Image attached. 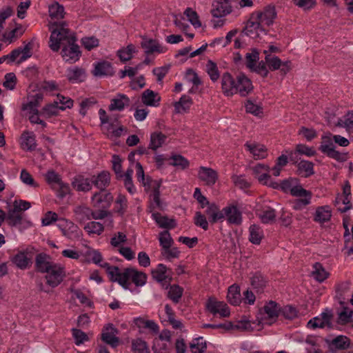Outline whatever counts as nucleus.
I'll list each match as a JSON object with an SVG mask.
<instances>
[{
	"instance_id": "1",
	"label": "nucleus",
	"mask_w": 353,
	"mask_h": 353,
	"mask_svg": "<svg viewBox=\"0 0 353 353\" xmlns=\"http://www.w3.org/2000/svg\"><path fill=\"white\" fill-rule=\"evenodd\" d=\"M77 39L70 31L64 28L52 31L49 46L54 52H58L61 48V56L66 62L74 63L81 56L79 46L76 43Z\"/></svg>"
},
{
	"instance_id": "2",
	"label": "nucleus",
	"mask_w": 353,
	"mask_h": 353,
	"mask_svg": "<svg viewBox=\"0 0 353 353\" xmlns=\"http://www.w3.org/2000/svg\"><path fill=\"white\" fill-rule=\"evenodd\" d=\"M276 17L274 6L268 5L261 10L252 12L242 33L252 39L259 37L261 33L266 34L267 28L273 24Z\"/></svg>"
},
{
	"instance_id": "3",
	"label": "nucleus",
	"mask_w": 353,
	"mask_h": 353,
	"mask_svg": "<svg viewBox=\"0 0 353 353\" xmlns=\"http://www.w3.org/2000/svg\"><path fill=\"white\" fill-rule=\"evenodd\" d=\"M221 88L227 97L239 93L241 97L247 96L253 89L251 80L244 74H239L234 79L228 72H224L221 78Z\"/></svg>"
},
{
	"instance_id": "4",
	"label": "nucleus",
	"mask_w": 353,
	"mask_h": 353,
	"mask_svg": "<svg viewBox=\"0 0 353 353\" xmlns=\"http://www.w3.org/2000/svg\"><path fill=\"white\" fill-rule=\"evenodd\" d=\"M110 276L112 281L117 282L125 289H129L131 283H134L136 286L142 287L147 281V275L133 268H128L123 271L118 267L112 268Z\"/></svg>"
},
{
	"instance_id": "5",
	"label": "nucleus",
	"mask_w": 353,
	"mask_h": 353,
	"mask_svg": "<svg viewBox=\"0 0 353 353\" xmlns=\"http://www.w3.org/2000/svg\"><path fill=\"white\" fill-rule=\"evenodd\" d=\"M280 315V305L270 300L259 308L256 313V321L259 325H272L276 323Z\"/></svg>"
},
{
	"instance_id": "6",
	"label": "nucleus",
	"mask_w": 353,
	"mask_h": 353,
	"mask_svg": "<svg viewBox=\"0 0 353 353\" xmlns=\"http://www.w3.org/2000/svg\"><path fill=\"white\" fill-rule=\"evenodd\" d=\"M44 179L59 199H63L72 194L69 183L63 181L61 176L53 170L44 174Z\"/></svg>"
},
{
	"instance_id": "7",
	"label": "nucleus",
	"mask_w": 353,
	"mask_h": 353,
	"mask_svg": "<svg viewBox=\"0 0 353 353\" xmlns=\"http://www.w3.org/2000/svg\"><path fill=\"white\" fill-rule=\"evenodd\" d=\"M337 143L340 146L346 147L350 144V141L346 138L335 134L333 135L332 140L330 138L325 139L319 147L321 152L326 154L328 157L339 161L341 158L339 152L335 150V145L333 143Z\"/></svg>"
},
{
	"instance_id": "8",
	"label": "nucleus",
	"mask_w": 353,
	"mask_h": 353,
	"mask_svg": "<svg viewBox=\"0 0 353 353\" xmlns=\"http://www.w3.org/2000/svg\"><path fill=\"white\" fill-rule=\"evenodd\" d=\"M153 279L161 284V287L168 290L172 281V271L164 264L159 263L152 270Z\"/></svg>"
},
{
	"instance_id": "9",
	"label": "nucleus",
	"mask_w": 353,
	"mask_h": 353,
	"mask_svg": "<svg viewBox=\"0 0 353 353\" xmlns=\"http://www.w3.org/2000/svg\"><path fill=\"white\" fill-rule=\"evenodd\" d=\"M65 276L64 268L54 263L49 271L46 272V283L50 287L56 288L63 281Z\"/></svg>"
},
{
	"instance_id": "10",
	"label": "nucleus",
	"mask_w": 353,
	"mask_h": 353,
	"mask_svg": "<svg viewBox=\"0 0 353 353\" xmlns=\"http://www.w3.org/2000/svg\"><path fill=\"white\" fill-rule=\"evenodd\" d=\"M244 147L255 160L263 159L268 157V149L262 143L256 141H247L244 144Z\"/></svg>"
},
{
	"instance_id": "11",
	"label": "nucleus",
	"mask_w": 353,
	"mask_h": 353,
	"mask_svg": "<svg viewBox=\"0 0 353 353\" xmlns=\"http://www.w3.org/2000/svg\"><path fill=\"white\" fill-rule=\"evenodd\" d=\"M113 200V196L105 190H100L92 196V203L95 208L108 209Z\"/></svg>"
},
{
	"instance_id": "12",
	"label": "nucleus",
	"mask_w": 353,
	"mask_h": 353,
	"mask_svg": "<svg viewBox=\"0 0 353 353\" xmlns=\"http://www.w3.org/2000/svg\"><path fill=\"white\" fill-rule=\"evenodd\" d=\"M207 308L215 316L219 315L221 317H227L230 315V310L227 304L223 301H218L212 298L208 299Z\"/></svg>"
},
{
	"instance_id": "13",
	"label": "nucleus",
	"mask_w": 353,
	"mask_h": 353,
	"mask_svg": "<svg viewBox=\"0 0 353 353\" xmlns=\"http://www.w3.org/2000/svg\"><path fill=\"white\" fill-rule=\"evenodd\" d=\"M198 178L207 186H213L217 179L218 173L210 168L201 166L198 171Z\"/></svg>"
},
{
	"instance_id": "14",
	"label": "nucleus",
	"mask_w": 353,
	"mask_h": 353,
	"mask_svg": "<svg viewBox=\"0 0 353 353\" xmlns=\"http://www.w3.org/2000/svg\"><path fill=\"white\" fill-rule=\"evenodd\" d=\"M228 224L240 225L243 222L242 213L234 204H230L224 208Z\"/></svg>"
},
{
	"instance_id": "15",
	"label": "nucleus",
	"mask_w": 353,
	"mask_h": 353,
	"mask_svg": "<svg viewBox=\"0 0 353 353\" xmlns=\"http://www.w3.org/2000/svg\"><path fill=\"white\" fill-rule=\"evenodd\" d=\"M71 185L77 192H87L92 188L91 178L82 174L75 176L72 180Z\"/></svg>"
},
{
	"instance_id": "16",
	"label": "nucleus",
	"mask_w": 353,
	"mask_h": 353,
	"mask_svg": "<svg viewBox=\"0 0 353 353\" xmlns=\"http://www.w3.org/2000/svg\"><path fill=\"white\" fill-rule=\"evenodd\" d=\"M11 261L19 269L26 270L28 268L31 264V258L28 256L27 250H21L11 256Z\"/></svg>"
},
{
	"instance_id": "17",
	"label": "nucleus",
	"mask_w": 353,
	"mask_h": 353,
	"mask_svg": "<svg viewBox=\"0 0 353 353\" xmlns=\"http://www.w3.org/2000/svg\"><path fill=\"white\" fill-rule=\"evenodd\" d=\"M160 183L157 181L154 182L150 188H146L151 190L150 194V212H152L155 209H162V203L160 199Z\"/></svg>"
},
{
	"instance_id": "18",
	"label": "nucleus",
	"mask_w": 353,
	"mask_h": 353,
	"mask_svg": "<svg viewBox=\"0 0 353 353\" xmlns=\"http://www.w3.org/2000/svg\"><path fill=\"white\" fill-rule=\"evenodd\" d=\"M211 13L214 17H222L232 12V4L230 0H219L212 5Z\"/></svg>"
},
{
	"instance_id": "19",
	"label": "nucleus",
	"mask_w": 353,
	"mask_h": 353,
	"mask_svg": "<svg viewBox=\"0 0 353 353\" xmlns=\"http://www.w3.org/2000/svg\"><path fill=\"white\" fill-rule=\"evenodd\" d=\"M67 79L72 83H79L85 80V70L77 66L68 68L65 71Z\"/></svg>"
},
{
	"instance_id": "20",
	"label": "nucleus",
	"mask_w": 353,
	"mask_h": 353,
	"mask_svg": "<svg viewBox=\"0 0 353 353\" xmlns=\"http://www.w3.org/2000/svg\"><path fill=\"white\" fill-rule=\"evenodd\" d=\"M93 74L95 77H111L114 71L112 63L108 61H101L94 63Z\"/></svg>"
},
{
	"instance_id": "21",
	"label": "nucleus",
	"mask_w": 353,
	"mask_h": 353,
	"mask_svg": "<svg viewBox=\"0 0 353 353\" xmlns=\"http://www.w3.org/2000/svg\"><path fill=\"white\" fill-rule=\"evenodd\" d=\"M141 47L146 54L150 55L154 53H164L166 48L161 46L157 40L143 38L141 41Z\"/></svg>"
},
{
	"instance_id": "22",
	"label": "nucleus",
	"mask_w": 353,
	"mask_h": 353,
	"mask_svg": "<svg viewBox=\"0 0 353 353\" xmlns=\"http://www.w3.org/2000/svg\"><path fill=\"white\" fill-rule=\"evenodd\" d=\"M328 346L332 352L345 350L350 347L351 342L347 336L339 335L329 341Z\"/></svg>"
},
{
	"instance_id": "23",
	"label": "nucleus",
	"mask_w": 353,
	"mask_h": 353,
	"mask_svg": "<svg viewBox=\"0 0 353 353\" xmlns=\"http://www.w3.org/2000/svg\"><path fill=\"white\" fill-rule=\"evenodd\" d=\"M250 283L252 289L257 294L264 293L268 283V280L260 272H255L250 278Z\"/></svg>"
},
{
	"instance_id": "24",
	"label": "nucleus",
	"mask_w": 353,
	"mask_h": 353,
	"mask_svg": "<svg viewBox=\"0 0 353 353\" xmlns=\"http://www.w3.org/2000/svg\"><path fill=\"white\" fill-rule=\"evenodd\" d=\"M92 186H95L100 190H105L110 183V175L107 171H102L97 175H92L91 177Z\"/></svg>"
},
{
	"instance_id": "25",
	"label": "nucleus",
	"mask_w": 353,
	"mask_h": 353,
	"mask_svg": "<svg viewBox=\"0 0 353 353\" xmlns=\"http://www.w3.org/2000/svg\"><path fill=\"white\" fill-rule=\"evenodd\" d=\"M296 174L302 177L308 178L314 174V164L310 161L303 159L296 166Z\"/></svg>"
},
{
	"instance_id": "26",
	"label": "nucleus",
	"mask_w": 353,
	"mask_h": 353,
	"mask_svg": "<svg viewBox=\"0 0 353 353\" xmlns=\"http://www.w3.org/2000/svg\"><path fill=\"white\" fill-rule=\"evenodd\" d=\"M264 237L263 230L259 225L252 224L249 228V241L254 245H260Z\"/></svg>"
},
{
	"instance_id": "27",
	"label": "nucleus",
	"mask_w": 353,
	"mask_h": 353,
	"mask_svg": "<svg viewBox=\"0 0 353 353\" xmlns=\"http://www.w3.org/2000/svg\"><path fill=\"white\" fill-rule=\"evenodd\" d=\"M48 256L43 253L37 255L35 259V266L37 269L42 272L46 273L54 265V263L48 261Z\"/></svg>"
},
{
	"instance_id": "28",
	"label": "nucleus",
	"mask_w": 353,
	"mask_h": 353,
	"mask_svg": "<svg viewBox=\"0 0 353 353\" xmlns=\"http://www.w3.org/2000/svg\"><path fill=\"white\" fill-rule=\"evenodd\" d=\"M330 316L328 314L323 313L321 317H314L310 319L307 323V327L315 330L316 328H323L329 324Z\"/></svg>"
},
{
	"instance_id": "29",
	"label": "nucleus",
	"mask_w": 353,
	"mask_h": 353,
	"mask_svg": "<svg viewBox=\"0 0 353 353\" xmlns=\"http://www.w3.org/2000/svg\"><path fill=\"white\" fill-rule=\"evenodd\" d=\"M129 103L130 99L125 94H119L111 100L109 108L112 111H122Z\"/></svg>"
},
{
	"instance_id": "30",
	"label": "nucleus",
	"mask_w": 353,
	"mask_h": 353,
	"mask_svg": "<svg viewBox=\"0 0 353 353\" xmlns=\"http://www.w3.org/2000/svg\"><path fill=\"white\" fill-rule=\"evenodd\" d=\"M258 215L264 224H270L276 220V211L271 207L265 206L259 210Z\"/></svg>"
},
{
	"instance_id": "31",
	"label": "nucleus",
	"mask_w": 353,
	"mask_h": 353,
	"mask_svg": "<svg viewBox=\"0 0 353 353\" xmlns=\"http://www.w3.org/2000/svg\"><path fill=\"white\" fill-rule=\"evenodd\" d=\"M141 100L146 105L157 107L159 105L160 97L154 91L147 89L142 93Z\"/></svg>"
},
{
	"instance_id": "32",
	"label": "nucleus",
	"mask_w": 353,
	"mask_h": 353,
	"mask_svg": "<svg viewBox=\"0 0 353 353\" xmlns=\"http://www.w3.org/2000/svg\"><path fill=\"white\" fill-rule=\"evenodd\" d=\"M331 216L332 213L329 206H320L316 210L314 221L318 223H325L330 221Z\"/></svg>"
},
{
	"instance_id": "33",
	"label": "nucleus",
	"mask_w": 353,
	"mask_h": 353,
	"mask_svg": "<svg viewBox=\"0 0 353 353\" xmlns=\"http://www.w3.org/2000/svg\"><path fill=\"white\" fill-rule=\"evenodd\" d=\"M152 217L161 228L169 230L175 227V223L174 220L170 219L165 216H162L159 212H152Z\"/></svg>"
},
{
	"instance_id": "34",
	"label": "nucleus",
	"mask_w": 353,
	"mask_h": 353,
	"mask_svg": "<svg viewBox=\"0 0 353 353\" xmlns=\"http://www.w3.org/2000/svg\"><path fill=\"white\" fill-rule=\"evenodd\" d=\"M241 295L239 286L232 285L229 287L227 299L233 305H239L242 302Z\"/></svg>"
},
{
	"instance_id": "35",
	"label": "nucleus",
	"mask_w": 353,
	"mask_h": 353,
	"mask_svg": "<svg viewBox=\"0 0 353 353\" xmlns=\"http://www.w3.org/2000/svg\"><path fill=\"white\" fill-rule=\"evenodd\" d=\"M41 90L47 94H59L60 85L54 80H45L41 83Z\"/></svg>"
},
{
	"instance_id": "36",
	"label": "nucleus",
	"mask_w": 353,
	"mask_h": 353,
	"mask_svg": "<svg viewBox=\"0 0 353 353\" xmlns=\"http://www.w3.org/2000/svg\"><path fill=\"white\" fill-rule=\"evenodd\" d=\"M90 257L92 263L99 265L106 270L107 273L110 275V268H117V266L110 265L108 263L103 261L101 253L96 250H93L90 253Z\"/></svg>"
},
{
	"instance_id": "37",
	"label": "nucleus",
	"mask_w": 353,
	"mask_h": 353,
	"mask_svg": "<svg viewBox=\"0 0 353 353\" xmlns=\"http://www.w3.org/2000/svg\"><path fill=\"white\" fill-rule=\"evenodd\" d=\"M168 297L174 303H178L183 294V288L177 284L171 285L168 287Z\"/></svg>"
},
{
	"instance_id": "38",
	"label": "nucleus",
	"mask_w": 353,
	"mask_h": 353,
	"mask_svg": "<svg viewBox=\"0 0 353 353\" xmlns=\"http://www.w3.org/2000/svg\"><path fill=\"white\" fill-rule=\"evenodd\" d=\"M339 123L341 126L345 128L350 139L353 141V110L349 111L339 120Z\"/></svg>"
},
{
	"instance_id": "39",
	"label": "nucleus",
	"mask_w": 353,
	"mask_h": 353,
	"mask_svg": "<svg viewBox=\"0 0 353 353\" xmlns=\"http://www.w3.org/2000/svg\"><path fill=\"white\" fill-rule=\"evenodd\" d=\"M113 327L111 325L105 328V331L102 333V340L112 347H116L119 345V339L114 335Z\"/></svg>"
},
{
	"instance_id": "40",
	"label": "nucleus",
	"mask_w": 353,
	"mask_h": 353,
	"mask_svg": "<svg viewBox=\"0 0 353 353\" xmlns=\"http://www.w3.org/2000/svg\"><path fill=\"white\" fill-rule=\"evenodd\" d=\"M167 137L161 132H154L150 135V148L157 150L165 142Z\"/></svg>"
},
{
	"instance_id": "41",
	"label": "nucleus",
	"mask_w": 353,
	"mask_h": 353,
	"mask_svg": "<svg viewBox=\"0 0 353 353\" xmlns=\"http://www.w3.org/2000/svg\"><path fill=\"white\" fill-rule=\"evenodd\" d=\"M6 220L8 224L12 227L20 228L23 223V219L21 214L10 208L6 214Z\"/></svg>"
},
{
	"instance_id": "42",
	"label": "nucleus",
	"mask_w": 353,
	"mask_h": 353,
	"mask_svg": "<svg viewBox=\"0 0 353 353\" xmlns=\"http://www.w3.org/2000/svg\"><path fill=\"white\" fill-rule=\"evenodd\" d=\"M135 168L138 181L141 183L145 188H150L154 182H157L148 177L145 179L143 168L140 163H136Z\"/></svg>"
},
{
	"instance_id": "43",
	"label": "nucleus",
	"mask_w": 353,
	"mask_h": 353,
	"mask_svg": "<svg viewBox=\"0 0 353 353\" xmlns=\"http://www.w3.org/2000/svg\"><path fill=\"white\" fill-rule=\"evenodd\" d=\"M131 350L133 353H150L148 345L140 338L132 341Z\"/></svg>"
},
{
	"instance_id": "44",
	"label": "nucleus",
	"mask_w": 353,
	"mask_h": 353,
	"mask_svg": "<svg viewBox=\"0 0 353 353\" xmlns=\"http://www.w3.org/2000/svg\"><path fill=\"white\" fill-rule=\"evenodd\" d=\"M60 109L54 102L46 104L41 110V114L46 119L51 118L59 114Z\"/></svg>"
},
{
	"instance_id": "45",
	"label": "nucleus",
	"mask_w": 353,
	"mask_h": 353,
	"mask_svg": "<svg viewBox=\"0 0 353 353\" xmlns=\"http://www.w3.org/2000/svg\"><path fill=\"white\" fill-rule=\"evenodd\" d=\"M353 311L347 307H343L338 312L337 323L341 325H346L352 321Z\"/></svg>"
},
{
	"instance_id": "46",
	"label": "nucleus",
	"mask_w": 353,
	"mask_h": 353,
	"mask_svg": "<svg viewBox=\"0 0 353 353\" xmlns=\"http://www.w3.org/2000/svg\"><path fill=\"white\" fill-rule=\"evenodd\" d=\"M132 174L133 170L132 169H128L123 174H121V177L123 179L125 189L131 194H134L137 192L132 181Z\"/></svg>"
},
{
	"instance_id": "47",
	"label": "nucleus",
	"mask_w": 353,
	"mask_h": 353,
	"mask_svg": "<svg viewBox=\"0 0 353 353\" xmlns=\"http://www.w3.org/2000/svg\"><path fill=\"white\" fill-rule=\"evenodd\" d=\"M312 275L314 278L323 282L328 277V273L320 263H315L312 267Z\"/></svg>"
},
{
	"instance_id": "48",
	"label": "nucleus",
	"mask_w": 353,
	"mask_h": 353,
	"mask_svg": "<svg viewBox=\"0 0 353 353\" xmlns=\"http://www.w3.org/2000/svg\"><path fill=\"white\" fill-rule=\"evenodd\" d=\"M136 52V48L134 45L130 44L126 48H123L117 51V56L122 62L130 60L134 53Z\"/></svg>"
},
{
	"instance_id": "49",
	"label": "nucleus",
	"mask_w": 353,
	"mask_h": 353,
	"mask_svg": "<svg viewBox=\"0 0 353 353\" xmlns=\"http://www.w3.org/2000/svg\"><path fill=\"white\" fill-rule=\"evenodd\" d=\"M192 103V99L184 94L180 98L179 101L174 103V108L179 113L186 112L189 110Z\"/></svg>"
},
{
	"instance_id": "50",
	"label": "nucleus",
	"mask_w": 353,
	"mask_h": 353,
	"mask_svg": "<svg viewBox=\"0 0 353 353\" xmlns=\"http://www.w3.org/2000/svg\"><path fill=\"white\" fill-rule=\"evenodd\" d=\"M263 53L265 54V59L269 69L272 71L279 70L282 65L281 60L276 56H272L268 54L266 50L263 51Z\"/></svg>"
},
{
	"instance_id": "51",
	"label": "nucleus",
	"mask_w": 353,
	"mask_h": 353,
	"mask_svg": "<svg viewBox=\"0 0 353 353\" xmlns=\"http://www.w3.org/2000/svg\"><path fill=\"white\" fill-rule=\"evenodd\" d=\"M62 233L63 236L70 239H74L79 236L77 225L72 222L66 223V226L62 229Z\"/></svg>"
},
{
	"instance_id": "52",
	"label": "nucleus",
	"mask_w": 353,
	"mask_h": 353,
	"mask_svg": "<svg viewBox=\"0 0 353 353\" xmlns=\"http://www.w3.org/2000/svg\"><path fill=\"white\" fill-rule=\"evenodd\" d=\"M205 71L210 76V79L213 82L216 81L220 77V74L217 65L215 62L212 61V60L208 61L205 65Z\"/></svg>"
},
{
	"instance_id": "53",
	"label": "nucleus",
	"mask_w": 353,
	"mask_h": 353,
	"mask_svg": "<svg viewBox=\"0 0 353 353\" xmlns=\"http://www.w3.org/2000/svg\"><path fill=\"white\" fill-rule=\"evenodd\" d=\"M280 314L286 319L293 320L298 316L299 311L295 307L287 305L282 307L280 306Z\"/></svg>"
},
{
	"instance_id": "54",
	"label": "nucleus",
	"mask_w": 353,
	"mask_h": 353,
	"mask_svg": "<svg viewBox=\"0 0 353 353\" xmlns=\"http://www.w3.org/2000/svg\"><path fill=\"white\" fill-rule=\"evenodd\" d=\"M21 138L23 139V145L28 150H34L36 148L35 136L33 132H24Z\"/></svg>"
},
{
	"instance_id": "55",
	"label": "nucleus",
	"mask_w": 353,
	"mask_h": 353,
	"mask_svg": "<svg viewBox=\"0 0 353 353\" xmlns=\"http://www.w3.org/2000/svg\"><path fill=\"white\" fill-rule=\"evenodd\" d=\"M127 236L122 232L115 233L110 239V243L114 248L119 249L127 242Z\"/></svg>"
},
{
	"instance_id": "56",
	"label": "nucleus",
	"mask_w": 353,
	"mask_h": 353,
	"mask_svg": "<svg viewBox=\"0 0 353 353\" xmlns=\"http://www.w3.org/2000/svg\"><path fill=\"white\" fill-rule=\"evenodd\" d=\"M49 12L52 19H61L64 17V8L57 2L50 6Z\"/></svg>"
},
{
	"instance_id": "57",
	"label": "nucleus",
	"mask_w": 353,
	"mask_h": 353,
	"mask_svg": "<svg viewBox=\"0 0 353 353\" xmlns=\"http://www.w3.org/2000/svg\"><path fill=\"white\" fill-rule=\"evenodd\" d=\"M41 117H42L41 110L39 111L37 109H33L30 112L28 119L31 123L39 125V128L43 130L47 127V123L41 119Z\"/></svg>"
},
{
	"instance_id": "58",
	"label": "nucleus",
	"mask_w": 353,
	"mask_h": 353,
	"mask_svg": "<svg viewBox=\"0 0 353 353\" xmlns=\"http://www.w3.org/2000/svg\"><path fill=\"white\" fill-rule=\"evenodd\" d=\"M170 159L172 160V162L170 163V165L182 170L188 168L190 165L189 161L181 154H173L171 156Z\"/></svg>"
},
{
	"instance_id": "59",
	"label": "nucleus",
	"mask_w": 353,
	"mask_h": 353,
	"mask_svg": "<svg viewBox=\"0 0 353 353\" xmlns=\"http://www.w3.org/2000/svg\"><path fill=\"white\" fill-rule=\"evenodd\" d=\"M259 60V52L255 48L252 49L250 52H248L245 54V64L250 70L252 68H254V65L258 63Z\"/></svg>"
},
{
	"instance_id": "60",
	"label": "nucleus",
	"mask_w": 353,
	"mask_h": 353,
	"mask_svg": "<svg viewBox=\"0 0 353 353\" xmlns=\"http://www.w3.org/2000/svg\"><path fill=\"white\" fill-rule=\"evenodd\" d=\"M312 196L299 197L292 200L290 203L292 208L295 210H301L310 204Z\"/></svg>"
},
{
	"instance_id": "61",
	"label": "nucleus",
	"mask_w": 353,
	"mask_h": 353,
	"mask_svg": "<svg viewBox=\"0 0 353 353\" xmlns=\"http://www.w3.org/2000/svg\"><path fill=\"white\" fill-rule=\"evenodd\" d=\"M84 230L89 234L99 235L103 232L104 228L99 222L90 221L85 225Z\"/></svg>"
},
{
	"instance_id": "62",
	"label": "nucleus",
	"mask_w": 353,
	"mask_h": 353,
	"mask_svg": "<svg viewBox=\"0 0 353 353\" xmlns=\"http://www.w3.org/2000/svg\"><path fill=\"white\" fill-rule=\"evenodd\" d=\"M59 105L60 110L63 111L66 108H71L73 106V101L68 97L61 94L57 95V99L54 101Z\"/></svg>"
},
{
	"instance_id": "63",
	"label": "nucleus",
	"mask_w": 353,
	"mask_h": 353,
	"mask_svg": "<svg viewBox=\"0 0 353 353\" xmlns=\"http://www.w3.org/2000/svg\"><path fill=\"white\" fill-rule=\"evenodd\" d=\"M32 44L31 43H28L23 48H18L14 50H18L19 54L17 55V59L19 58V62H23L32 56Z\"/></svg>"
},
{
	"instance_id": "64",
	"label": "nucleus",
	"mask_w": 353,
	"mask_h": 353,
	"mask_svg": "<svg viewBox=\"0 0 353 353\" xmlns=\"http://www.w3.org/2000/svg\"><path fill=\"white\" fill-rule=\"evenodd\" d=\"M205 349L206 345L202 337L193 340L190 343V350L192 353H203Z\"/></svg>"
}]
</instances>
